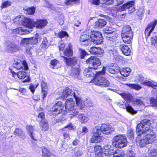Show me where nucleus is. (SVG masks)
Wrapping results in <instances>:
<instances>
[{
	"label": "nucleus",
	"instance_id": "f257e3e1",
	"mask_svg": "<svg viewBox=\"0 0 157 157\" xmlns=\"http://www.w3.org/2000/svg\"><path fill=\"white\" fill-rule=\"evenodd\" d=\"M151 121L148 119H144L138 124L136 130L138 137L136 139L137 145L141 147L153 143L155 140V136L151 132Z\"/></svg>",
	"mask_w": 157,
	"mask_h": 157
},
{
	"label": "nucleus",
	"instance_id": "f03ea898",
	"mask_svg": "<svg viewBox=\"0 0 157 157\" xmlns=\"http://www.w3.org/2000/svg\"><path fill=\"white\" fill-rule=\"evenodd\" d=\"M15 20L19 24L23 25L30 29H33L35 26L37 29H42L48 23L46 20L37 19L35 22L33 19L25 17L23 16L16 17Z\"/></svg>",
	"mask_w": 157,
	"mask_h": 157
},
{
	"label": "nucleus",
	"instance_id": "7ed1b4c3",
	"mask_svg": "<svg viewBox=\"0 0 157 157\" xmlns=\"http://www.w3.org/2000/svg\"><path fill=\"white\" fill-rule=\"evenodd\" d=\"M73 99L70 98L66 100L65 104V111L69 113V115L72 117L78 114L79 112L76 110V106Z\"/></svg>",
	"mask_w": 157,
	"mask_h": 157
},
{
	"label": "nucleus",
	"instance_id": "20e7f679",
	"mask_svg": "<svg viewBox=\"0 0 157 157\" xmlns=\"http://www.w3.org/2000/svg\"><path fill=\"white\" fill-rule=\"evenodd\" d=\"M127 143L126 137L120 134L113 137L112 144L113 146L116 148H121L125 147Z\"/></svg>",
	"mask_w": 157,
	"mask_h": 157
},
{
	"label": "nucleus",
	"instance_id": "39448f33",
	"mask_svg": "<svg viewBox=\"0 0 157 157\" xmlns=\"http://www.w3.org/2000/svg\"><path fill=\"white\" fill-rule=\"evenodd\" d=\"M121 37L123 41L126 44L130 43L133 38L132 32L130 26L126 25L122 29Z\"/></svg>",
	"mask_w": 157,
	"mask_h": 157
},
{
	"label": "nucleus",
	"instance_id": "423d86ee",
	"mask_svg": "<svg viewBox=\"0 0 157 157\" xmlns=\"http://www.w3.org/2000/svg\"><path fill=\"white\" fill-rule=\"evenodd\" d=\"M101 74H97V77L95 78L94 83L96 85L102 87H107L110 83L107 78L100 76Z\"/></svg>",
	"mask_w": 157,
	"mask_h": 157
},
{
	"label": "nucleus",
	"instance_id": "0eeeda50",
	"mask_svg": "<svg viewBox=\"0 0 157 157\" xmlns=\"http://www.w3.org/2000/svg\"><path fill=\"white\" fill-rule=\"evenodd\" d=\"M90 38L91 41L96 45L100 44L102 42L103 38L101 34L98 31H91Z\"/></svg>",
	"mask_w": 157,
	"mask_h": 157
},
{
	"label": "nucleus",
	"instance_id": "6e6552de",
	"mask_svg": "<svg viewBox=\"0 0 157 157\" xmlns=\"http://www.w3.org/2000/svg\"><path fill=\"white\" fill-rule=\"evenodd\" d=\"M76 92H73L72 90L68 88H66L62 92L61 97L62 98H65L70 96L73 95L75 99L77 105H79L80 98L76 95Z\"/></svg>",
	"mask_w": 157,
	"mask_h": 157
},
{
	"label": "nucleus",
	"instance_id": "1a4fd4ad",
	"mask_svg": "<svg viewBox=\"0 0 157 157\" xmlns=\"http://www.w3.org/2000/svg\"><path fill=\"white\" fill-rule=\"evenodd\" d=\"M134 6V1H129L120 6L119 8V10L120 11H123L125 10H126L128 9V13L131 14L135 10Z\"/></svg>",
	"mask_w": 157,
	"mask_h": 157
},
{
	"label": "nucleus",
	"instance_id": "9d476101",
	"mask_svg": "<svg viewBox=\"0 0 157 157\" xmlns=\"http://www.w3.org/2000/svg\"><path fill=\"white\" fill-rule=\"evenodd\" d=\"M86 63L89 64L90 68L96 69L98 67L101 65V63L98 58L94 56H91L86 61Z\"/></svg>",
	"mask_w": 157,
	"mask_h": 157
},
{
	"label": "nucleus",
	"instance_id": "9b49d317",
	"mask_svg": "<svg viewBox=\"0 0 157 157\" xmlns=\"http://www.w3.org/2000/svg\"><path fill=\"white\" fill-rule=\"evenodd\" d=\"M95 128L99 129L98 131L100 133L106 135L110 134L114 131V128L109 124H102L101 127L97 126Z\"/></svg>",
	"mask_w": 157,
	"mask_h": 157
},
{
	"label": "nucleus",
	"instance_id": "f8f14e48",
	"mask_svg": "<svg viewBox=\"0 0 157 157\" xmlns=\"http://www.w3.org/2000/svg\"><path fill=\"white\" fill-rule=\"evenodd\" d=\"M99 129L97 128H94L93 130V135L90 141L92 143H97L100 142L102 139L101 133L98 131Z\"/></svg>",
	"mask_w": 157,
	"mask_h": 157
},
{
	"label": "nucleus",
	"instance_id": "ddd939ff",
	"mask_svg": "<svg viewBox=\"0 0 157 157\" xmlns=\"http://www.w3.org/2000/svg\"><path fill=\"white\" fill-rule=\"evenodd\" d=\"M63 109V106L62 103L61 101H58L52 107L51 111L52 112V114L58 115L62 112Z\"/></svg>",
	"mask_w": 157,
	"mask_h": 157
},
{
	"label": "nucleus",
	"instance_id": "4468645a",
	"mask_svg": "<svg viewBox=\"0 0 157 157\" xmlns=\"http://www.w3.org/2000/svg\"><path fill=\"white\" fill-rule=\"evenodd\" d=\"M150 104L157 109V88L155 87L151 91V97L150 98Z\"/></svg>",
	"mask_w": 157,
	"mask_h": 157
},
{
	"label": "nucleus",
	"instance_id": "2eb2a0df",
	"mask_svg": "<svg viewBox=\"0 0 157 157\" xmlns=\"http://www.w3.org/2000/svg\"><path fill=\"white\" fill-rule=\"evenodd\" d=\"M116 68L114 66H108L107 67H103L101 71L98 72V75L101 74L104 75L105 73V71L112 74H117L118 72L117 67Z\"/></svg>",
	"mask_w": 157,
	"mask_h": 157
},
{
	"label": "nucleus",
	"instance_id": "dca6fc26",
	"mask_svg": "<svg viewBox=\"0 0 157 157\" xmlns=\"http://www.w3.org/2000/svg\"><path fill=\"white\" fill-rule=\"evenodd\" d=\"M138 79L140 82L144 86H149L152 87L157 86V83L155 82H153L150 81L144 78L142 76H139Z\"/></svg>",
	"mask_w": 157,
	"mask_h": 157
},
{
	"label": "nucleus",
	"instance_id": "f3484780",
	"mask_svg": "<svg viewBox=\"0 0 157 157\" xmlns=\"http://www.w3.org/2000/svg\"><path fill=\"white\" fill-rule=\"evenodd\" d=\"M13 66L14 67L18 70H20L23 68V69L27 70L28 69V67L25 61L24 60L22 62L20 61L19 62H15L13 64Z\"/></svg>",
	"mask_w": 157,
	"mask_h": 157
},
{
	"label": "nucleus",
	"instance_id": "a211bd4d",
	"mask_svg": "<svg viewBox=\"0 0 157 157\" xmlns=\"http://www.w3.org/2000/svg\"><path fill=\"white\" fill-rule=\"evenodd\" d=\"M117 105L118 106L121 108H125L127 111L131 114H135L137 112L136 111L134 110L132 107L130 105H125L123 102H119Z\"/></svg>",
	"mask_w": 157,
	"mask_h": 157
},
{
	"label": "nucleus",
	"instance_id": "6ab92c4d",
	"mask_svg": "<svg viewBox=\"0 0 157 157\" xmlns=\"http://www.w3.org/2000/svg\"><path fill=\"white\" fill-rule=\"evenodd\" d=\"M81 45H86L90 41L89 35L86 34L82 35L79 39Z\"/></svg>",
	"mask_w": 157,
	"mask_h": 157
},
{
	"label": "nucleus",
	"instance_id": "aec40b11",
	"mask_svg": "<svg viewBox=\"0 0 157 157\" xmlns=\"http://www.w3.org/2000/svg\"><path fill=\"white\" fill-rule=\"evenodd\" d=\"M89 52L91 54L97 56H101L104 52L103 50L100 48L94 47L90 48Z\"/></svg>",
	"mask_w": 157,
	"mask_h": 157
},
{
	"label": "nucleus",
	"instance_id": "412c9836",
	"mask_svg": "<svg viewBox=\"0 0 157 157\" xmlns=\"http://www.w3.org/2000/svg\"><path fill=\"white\" fill-rule=\"evenodd\" d=\"M114 33H115L114 32L111 31V30L109 29L105 30L104 32L105 36L109 38L107 39L108 40L112 41L113 42L116 41V37L115 36H111L110 35H114Z\"/></svg>",
	"mask_w": 157,
	"mask_h": 157
},
{
	"label": "nucleus",
	"instance_id": "4be33fe9",
	"mask_svg": "<svg viewBox=\"0 0 157 157\" xmlns=\"http://www.w3.org/2000/svg\"><path fill=\"white\" fill-rule=\"evenodd\" d=\"M91 147L92 149H94V151L96 157H102L103 155V149L101 146L97 145L94 147Z\"/></svg>",
	"mask_w": 157,
	"mask_h": 157
},
{
	"label": "nucleus",
	"instance_id": "5701e85b",
	"mask_svg": "<svg viewBox=\"0 0 157 157\" xmlns=\"http://www.w3.org/2000/svg\"><path fill=\"white\" fill-rule=\"evenodd\" d=\"M31 30H27V29H25L22 27H19L13 30V33L15 34H19L20 35H24L27 34L30 32Z\"/></svg>",
	"mask_w": 157,
	"mask_h": 157
},
{
	"label": "nucleus",
	"instance_id": "b1692460",
	"mask_svg": "<svg viewBox=\"0 0 157 157\" xmlns=\"http://www.w3.org/2000/svg\"><path fill=\"white\" fill-rule=\"evenodd\" d=\"M110 145L108 144H105L104 146V154L105 156H108V157H109V155L114 154V150L110 149Z\"/></svg>",
	"mask_w": 157,
	"mask_h": 157
},
{
	"label": "nucleus",
	"instance_id": "393cba45",
	"mask_svg": "<svg viewBox=\"0 0 157 157\" xmlns=\"http://www.w3.org/2000/svg\"><path fill=\"white\" fill-rule=\"evenodd\" d=\"M20 47L14 44L9 45L7 46L6 48V51L10 53H13L14 52L20 49Z\"/></svg>",
	"mask_w": 157,
	"mask_h": 157
},
{
	"label": "nucleus",
	"instance_id": "a878e982",
	"mask_svg": "<svg viewBox=\"0 0 157 157\" xmlns=\"http://www.w3.org/2000/svg\"><path fill=\"white\" fill-rule=\"evenodd\" d=\"M79 103V105H77V106H78L80 108L83 107L84 105L87 107H91L94 106L93 103L89 98L87 99L86 100L84 101L83 103L82 102V101H81V99H80V101Z\"/></svg>",
	"mask_w": 157,
	"mask_h": 157
},
{
	"label": "nucleus",
	"instance_id": "bb28decb",
	"mask_svg": "<svg viewBox=\"0 0 157 157\" xmlns=\"http://www.w3.org/2000/svg\"><path fill=\"white\" fill-rule=\"evenodd\" d=\"M18 78L21 79H24L23 82H28L29 80L28 76H27L26 73L25 71H19L17 74Z\"/></svg>",
	"mask_w": 157,
	"mask_h": 157
},
{
	"label": "nucleus",
	"instance_id": "cd10ccee",
	"mask_svg": "<svg viewBox=\"0 0 157 157\" xmlns=\"http://www.w3.org/2000/svg\"><path fill=\"white\" fill-rule=\"evenodd\" d=\"M41 85L42 90V98L44 99L47 94V84L44 81L42 82Z\"/></svg>",
	"mask_w": 157,
	"mask_h": 157
},
{
	"label": "nucleus",
	"instance_id": "c85d7f7f",
	"mask_svg": "<svg viewBox=\"0 0 157 157\" xmlns=\"http://www.w3.org/2000/svg\"><path fill=\"white\" fill-rule=\"evenodd\" d=\"M106 24V22L104 20L100 19L95 22V26L97 29L101 28L105 26Z\"/></svg>",
	"mask_w": 157,
	"mask_h": 157
},
{
	"label": "nucleus",
	"instance_id": "c756f323",
	"mask_svg": "<svg viewBox=\"0 0 157 157\" xmlns=\"http://www.w3.org/2000/svg\"><path fill=\"white\" fill-rule=\"evenodd\" d=\"M80 69L79 66L77 65L75 67H73L71 71V75L75 78H78L79 75Z\"/></svg>",
	"mask_w": 157,
	"mask_h": 157
},
{
	"label": "nucleus",
	"instance_id": "7c9ffc66",
	"mask_svg": "<svg viewBox=\"0 0 157 157\" xmlns=\"http://www.w3.org/2000/svg\"><path fill=\"white\" fill-rule=\"evenodd\" d=\"M62 57L64 58L67 65L68 66L74 65L76 63L77 59L75 57L67 58L64 56H62Z\"/></svg>",
	"mask_w": 157,
	"mask_h": 157
},
{
	"label": "nucleus",
	"instance_id": "2f4dec72",
	"mask_svg": "<svg viewBox=\"0 0 157 157\" xmlns=\"http://www.w3.org/2000/svg\"><path fill=\"white\" fill-rule=\"evenodd\" d=\"M120 48L123 53L126 56H129L131 54V50L126 45H121Z\"/></svg>",
	"mask_w": 157,
	"mask_h": 157
},
{
	"label": "nucleus",
	"instance_id": "473e14b6",
	"mask_svg": "<svg viewBox=\"0 0 157 157\" xmlns=\"http://www.w3.org/2000/svg\"><path fill=\"white\" fill-rule=\"evenodd\" d=\"M42 2V5L44 7L47 8L50 10H54V7L48 0H41Z\"/></svg>",
	"mask_w": 157,
	"mask_h": 157
},
{
	"label": "nucleus",
	"instance_id": "72a5a7b5",
	"mask_svg": "<svg viewBox=\"0 0 157 157\" xmlns=\"http://www.w3.org/2000/svg\"><path fill=\"white\" fill-rule=\"evenodd\" d=\"M50 64L51 67L53 69H57L61 67L59 62L56 59L51 60Z\"/></svg>",
	"mask_w": 157,
	"mask_h": 157
},
{
	"label": "nucleus",
	"instance_id": "f704fd0d",
	"mask_svg": "<svg viewBox=\"0 0 157 157\" xmlns=\"http://www.w3.org/2000/svg\"><path fill=\"white\" fill-rule=\"evenodd\" d=\"M120 72L121 75L124 77H127L129 75L131 72V70L129 68L127 67L121 69Z\"/></svg>",
	"mask_w": 157,
	"mask_h": 157
},
{
	"label": "nucleus",
	"instance_id": "c9c22d12",
	"mask_svg": "<svg viewBox=\"0 0 157 157\" xmlns=\"http://www.w3.org/2000/svg\"><path fill=\"white\" fill-rule=\"evenodd\" d=\"M64 54L67 56H72L73 51L72 50V46L70 43L68 44V47L67 48L64 52Z\"/></svg>",
	"mask_w": 157,
	"mask_h": 157
},
{
	"label": "nucleus",
	"instance_id": "e433bc0d",
	"mask_svg": "<svg viewBox=\"0 0 157 157\" xmlns=\"http://www.w3.org/2000/svg\"><path fill=\"white\" fill-rule=\"evenodd\" d=\"M120 95L126 101H131L132 98V97L131 94L128 93H120Z\"/></svg>",
	"mask_w": 157,
	"mask_h": 157
},
{
	"label": "nucleus",
	"instance_id": "4c0bfd02",
	"mask_svg": "<svg viewBox=\"0 0 157 157\" xmlns=\"http://www.w3.org/2000/svg\"><path fill=\"white\" fill-rule=\"evenodd\" d=\"M33 39V38H24L22 40L20 44L21 45L25 46L30 43Z\"/></svg>",
	"mask_w": 157,
	"mask_h": 157
},
{
	"label": "nucleus",
	"instance_id": "58836bf2",
	"mask_svg": "<svg viewBox=\"0 0 157 157\" xmlns=\"http://www.w3.org/2000/svg\"><path fill=\"white\" fill-rule=\"evenodd\" d=\"M26 128L28 131V133L30 135L31 138L34 140H36L34 138L33 136L34 134L33 132V127L32 126H27Z\"/></svg>",
	"mask_w": 157,
	"mask_h": 157
},
{
	"label": "nucleus",
	"instance_id": "ea45409f",
	"mask_svg": "<svg viewBox=\"0 0 157 157\" xmlns=\"http://www.w3.org/2000/svg\"><path fill=\"white\" fill-rule=\"evenodd\" d=\"M124 155V152L123 151H118L114 152L113 155H109V157H123Z\"/></svg>",
	"mask_w": 157,
	"mask_h": 157
},
{
	"label": "nucleus",
	"instance_id": "a19ab883",
	"mask_svg": "<svg viewBox=\"0 0 157 157\" xmlns=\"http://www.w3.org/2000/svg\"><path fill=\"white\" fill-rule=\"evenodd\" d=\"M125 85L130 88L134 89L136 90H139L141 88L140 85L136 84H126Z\"/></svg>",
	"mask_w": 157,
	"mask_h": 157
},
{
	"label": "nucleus",
	"instance_id": "79ce46f5",
	"mask_svg": "<svg viewBox=\"0 0 157 157\" xmlns=\"http://www.w3.org/2000/svg\"><path fill=\"white\" fill-rule=\"evenodd\" d=\"M90 67L89 68H86L84 70V74L87 77H93L94 74L90 70Z\"/></svg>",
	"mask_w": 157,
	"mask_h": 157
},
{
	"label": "nucleus",
	"instance_id": "37998d69",
	"mask_svg": "<svg viewBox=\"0 0 157 157\" xmlns=\"http://www.w3.org/2000/svg\"><path fill=\"white\" fill-rule=\"evenodd\" d=\"M78 119L79 121L82 123H86L88 121L89 119L87 117L82 114L79 115Z\"/></svg>",
	"mask_w": 157,
	"mask_h": 157
},
{
	"label": "nucleus",
	"instance_id": "c03bdc74",
	"mask_svg": "<svg viewBox=\"0 0 157 157\" xmlns=\"http://www.w3.org/2000/svg\"><path fill=\"white\" fill-rule=\"evenodd\" d=\"M148 152L150 156L157 157V149H151L148 150Z\"/></svg>",
	"mask_w": 157,
	"mask_h": 157
},
{
	"label": "nucleus",
	"instance_id": "a18cd8bd",
	"mask_svg": "<svg viewBox=\"0 0 157 157\" xmlns=\"http://www.w3.org/2000/svg\"><path fill=\"white\" fill-rule=\"evenodd\" d=\"M55 35L61 38L66 37H68L69 36V35L67 33L63 31H61L58 33H55Z\"/></svg>",
	"mask_w": 157,
	"mask_h": 157
},
{
	"label": "nucleus",
	"instance_id": "49530a36",
	"mask_svg": "<svg viewBox=\"0 0 157 157\" xmlns=\"http://www.w3.org/2000/svg\"><path fill=\"white\" fill-rule=\"evenodd\" d=\"M107 53L111 57H114L117 54V51L114 48H112L107 50Z\"/></svg>",
	"mask_w": 157,
	"mask_h": 157
},
{
	"label": "nucleus",
	"instance_id": "de8ad7c7",
	"mask_svg": "<svg viewBox=\"0 0 157 157\" xmlns=\"http://www.w3.org/2000/svg\"><path fill=\"white\" fill-rule=\"evenodd\" d=\"M132 104L135 106L136 105H144L143 102L141 100L139 99H135L132 101Z\"/></svg>",
	"mask_w": 157,
	"mask_h": 157
},
{
	"label": "nucleus",
	"instance_id": "09e8293b",
	"mask_svg": "<svg viewBox=\"0 0 157 157\" xmlns=\"http://www.w3.org/2000/svg\"><path fill=\"white\" fill-rule=\"evenodd\" d=\"M51 153L49 151L46 149L44 148L42 149V156L44 157H51Z\"/></svg>",
	"mask_w": 157,
	"mask_h": 157
},
{
	"label": "nucleus",
	"instance_id": "8fccbe9b",
	"mask_svg": "<svg viewBox=\"0 0 157 157\" xmlns=\"http://www.w3.org/2000/svg\"><path fill=\"white\" fill-rule=\"evenodd\" d=\"M114 2V0H101V4L103 5L108 6L112 5Z\"/></svg>",
	"mask_w": 157,
	"mask_h": 157
},
{
	"label": "nucleus",
	"instance_id": "3c124183",
	"mask_svg": "<svg viewBox=\"0 0 157 157\" xmlns=\"http://www.w3.org/2000/svg\"><path fill=\"white\" fill-rule=\"evenodd\" d=\"M79 1V0H63V2L67 5H69L73 4Z\"/></svg>",
	"mask_w": 157,
	"mask_h": 157
},
{
	"label": "nucleus",
	"instance_id": "603ef678",
	"mask_svg": "<svg viewBox=\"0 0 157 157\" xmlns=\"http://www.w3.org/2000/svg\"><path fill=\"white\" fill-rule=\"evenodd\" d=\"M42 127V129L44 131H45L48 130V126L47 122L44 121L42 122L41 124Z\"/></svg>",
	"mask_w": 157,
	"mask_h": 157
},
{
	"label": "nucleus",
	"instance_id": "864d4df0",
	"mask_svg": "<svg viewBox=\"0 0 157 157\" xmlns=\"http://www.w3.org/2000/svg\"><path fill=\"white\" fill-rule=\"evenodd\" d=\"M151 42L152 45L157 46V36L151 37Z\"/></svg>",
	"mask_w": 157,
	"mask_h": 157
},
{
	"label": "nucleus",
	"instance_id": "5fc2aeb1",
	"mask_svg": "<svg viewBox=\"0 0 157 157\" xmlns=\"http://www.w3.org/2000/svg\"><path fill=\"white\" fill-rule=\"evenodd\" d=\"M48 41L46 37H44L41 44V47L43 48H46L48 46Z\"/></svg>",
	"mask_w": 157,
	"mask_h": 157
},
{
	"label": "nucleus",
	"instance_id": "6e6d98bb",
	"mask_svg": "<svg viewBox=\"0 0 157 157\" xmlns=\"http://www.w3.org/2000/svg\"><path fill=\"white\" fill-rule=\"evenodd\" d=\"M27 13L29 14H33L35 12V9L34 7H32L29 8L25 10Z\"/></svg>",
	"mask_w": 157,
	"mask_h": 157
},
{
	"label": "nucleus",
	"instance_id": "4d7b16f0",
	"mask_svg": "<svg viewBox=\"0 0 157 157\" xmlns=\"http://www.w3.org/2000/svg\"><path fill=\"white\" fill-rule=\"evenodd\" d=\"M11 5V3L10 1H6L3 2L1 6L2 8H6L8 6H10Z\"/></svg>",
	"mask_w": 157,
	"mask_h": 157
},
{
	"label": "nucleus",
	"instance_id": "13d9d810",
	"mask_svg": "<svg viewBox=\"0 0 157 157\" xmlns=\"http://www.w3.org/2000/svg\"><path fill=\"white\" fill-rule=\"evenodd\" d=\"M128 136L130 139H132L133 138L134 132L132 129H130L128 130L127 133Z\"/></svg>",
	"mask_w": 157,
	"mask_h": 157
},
{
	"label": "nucleus",
	"instance_id": "bf43d9fd",
	"mask_svg": "<svg viewBox=\"0 0 157 157\" xmlns=\"http://www.w3.org/2000/svg\"><path fill=\"white\" fill-rule=\"evenodd\" d=\"M41 40V38L39 36L38 34H36L35 35L34 41L33 43V44H36L37 43L38 41H40Z\"/></svg>",
	"mask_w": 157,
	"mask_h": 157
},
{
	"label": "nucleus",
	"instance_id": "052dcab7",
	"mask_svg": "<svg viewBox=\"0 0 157 157\" xmlns=\"http://www.w3.org/2000/svg\"><path fill=\"white\" fill-rule=\"evenodd\" d=\"M38 120L40 121H40L41 122L44 121V115L43 113H41L39 114L38 116Z\"/></svg>",
	"mask_w": 157,
	"mask_h": 157
},
{
	"label": "nucleus",
	"instance_id": "680f3d73",
	"mask_svg": "<svg viewBox=\"0 0 157 157\" xmlns=\"http://www.w3.org/2000/svg\"><path fill=\"white\" fill-rule=\"evenodd\" d=\"M64 17L62 15H59V20L58 21L59 24L62 25L64 22Z\"/></svg>",
	"mask_w": 157,
	"mask_h": 157
},
{
	"label": "nucleus",
	"instance_id": "e2e57ef3",
	"mask_svg": "<svg viewBox=\"0 0 157 157\" xmlns=\"http://www.w3.org/2000/svg\"><path fill=\"white\" fill-rule=\"evenodd\" d=\"M89 2L91 4L96 5H99L101 4L100 0H89Z\"/></svg>",
	"mask_w": 157,
	"mask_h": 157
},
{
	"label": "nucleus",
	"instance_id": "0e129e2a",
	"mask_svg": "<svg viewBox=\"0 0 157 157\" xmlns=\"http://www.w3.org/2000/svg\"><path fill=\"white\" fill-rule=\"evenodd\" d=\"M114 59L117 61L121 60L123 59V57L120 55L116 54L114 57Z\"/></svg>",
	"mask_w": 157,
	"mask_h": 157
},
{
	"label": "nucleus",
	"instance_id": "69168bd1",
	"mask_svg": "<svg viewBox=\"0 0 157 157\" xmlns=\"http://www.w3.org/2000/svg\"><path fill=\"white\" fill-rule=\"evenodd\" d=\"M22 131L21 129L16 128L14 132V134L15 135H18L21 134Z\"/></svg>",
	"mask_w": 157,
	"mask_h": 157
},
{
	"label": "nucleus",
	"instance_id": "338daca9",
	"mask_svg": "<svg viewBox=\"0 0 157 157\" xmlns=\"http://www.w3.org/2000/svg\"><path fill=\"white\" fill-rule=\"evenodd\" d=\"M127 155L128 157H135V154L133 151H129L128 152Z\"/></svg>",
	"mask_w": 157,
	"mask_h": 157
},
{
	"label": "nucleus",
	"instance_id": "774afa93",
	"mask_svg": "<svg viewBox=\"0 0 157 157\" xmlns=\"http://www.w3.org/2000/svg\"><path fill=\"white\" fill-rule=\"evenodd\" d=\"M63 136L64 139H68L69 138V136L68 132L67 131L66 132H65L64 131L63 133Z\"/></svg>",
	"mask_w": 157,
	"mask_h": 157
}]
</instances>
